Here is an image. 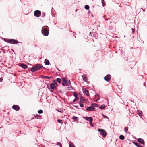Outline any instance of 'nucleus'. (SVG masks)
Listing matches in <instances>:
<instances>
[{
    "label": "nucleus",
    "instance_id": "obj_1",
    "mask_svg": "<svg viewBox=\"0 0 147 147\" xmlns=\"http://www.w3.org/2000/svg\"><path fill=\"white\" fill-rule=\"evenodd\" d=\"M43 67V66L41 64H37L32 67L31 69V71L32 72H34L37 70L41 69Z\"/></svg>",
    "mask_w": 147,
    "mask_h": 147
},
{
    "label": "nucleus",
    "instance_id": "obj_2",
    "mask_svg": "<svg viewBox=\"0 0 147 147\" xmlns=\"http://www.w3.org/2000/svg\"><path fill=\"white\" fill-rule=\"evenodd\" d=\"M49 28L47 26H44L42 28V33L45 36H47L49 34Z\"/></svg>",
    "mask_w": 147,
    "mask_h": 147
},
{
    "label": "nucleus",
    "instance_id": "obj_3",
    "mask_svg": "<svg viewBox=\"0 0 147 147\" xmlns=\"http://www.w3.org/2000/svg\"><path fill=\"white\" fill-rule=\"evenodd\" d=\"M98 131L102 134L103 137H105L107 135V133L104 130L101 129H98Z\"/></svg>",
    "mask_w": 147,
    "mask_h": 147
},
{
    "label": "nucleus",
    "instance_id": "obj_4",
    "mask_svg": "<svg viewBox=\"0 0 147 147\" xmlns=\"http://www.w3.org/2000/svg\"><path fill=\"white\" fill-rule=\"evenodd\" d=\"M41 15V12L39 10H36L34 12V16L37 17H40Z\"/></svg>",
    "mask_w": 147,
    "mask_h": 147
},
{
    "label": "nucleus",
    "instance_id": "obj_5",
    "mask_svg": "<svg viewBox=\"0 0 147 147\" xmlns=\"http://www.w3.org/2000/svg\"><path fill=\"white\" fill-rule=\"evenodd\" d=\"M19 43V42L14 39H9V43L12 44H17Z\"/></svg>",
    "mask_w": 147,
    "mask_h": 147
},
{
    "label": "nucleus",
    "instance_id": "obj_6",
    "mask_svg": "<svg viewBox=\"0 0 147 147\" xmlns=\"http://www.w3.org/2000/svg\"><path fill=\"white\" fill-rule=\"evenodd\" d=\"M111 76L109 74L107 75L106 76L104 77V79L107 82H109L111 79Z\"/></svg>",
    "mask_w": 147,
    "mask_h": 147
},
{
    "label": "nucleus",
    "instance_id": "obj_7",
    "mask_svg": "<svg viewBox=\"0 0 147 147\" xmlns=\"http://www.w3.org/2000/svg\"><path fill=\"white\" fill-rule=\"evenodd\" d=\"M137 141L138 142L142 144L144 146H145V142L143 139L140 138H138L137 139Z\"/></svg>",
    "mask_w": 147,
    "mask_h": 147
},
{
    "label": "nucleus",
    "instance_id": "obj_8",
    "mask_svg": "<svg viewBox=\"0 0 147 147\" xmlns=\"http://www.w3.org/2000/svg\"><path fill=\"white\" fill-rule=\"evenodd\" d=\"M85 119L87 121H89L90 123L91 124L92 123L93 119L91 117H86Z\"/></svg>",
    "mask_w": 147,
    "mask_h": 147
},
{
    "label": "nucleus",
    "instance_id": "obj_9",
    "mask_svg": "<svg viewBox=\"0 0 147 147\" xmlns=\"http://www.w3.org/2000/svg\"><path fill=\"white\" fill-rule=\"evenodd\" d=\"M13 109L16 111H18L20 109V107L17 105H14L12 107Z\"/></svg>",
    "mask_w": 147,
    "mask_h": 147
},
{
    "label": "nucleus",
    "instance_id": "obj_10",
    "mask_svg": "<svg viewBox=\"0 0 147 147\" xmlns=\"http://www.w3.org/2000/svg\"><path fill=\"white\" fill-rule=\"evenodd\" d=\"M62 85L63 86H66V82L67 80L64 78H62Z\"/></svg>",
    "mask_w": 147,
    "mask_h": 147
},
{
    "label": "nucleus",
    "instance_id": "obj_11",
    "mask_svg": "<svg viewBox=\"0 0 147 147\" xmlns=\"http://www.w3.org/2000/svg\"><path fill=\"white\" fill-rule=\"evenodd\" d=\"M95 108H94L92 106H90L87 107L86 109V110L87 111H92Z\"/></svg>",
    "mask_w": 147,
    "mask_h": 147
},
{
    "label": "nucleus",
    "instance_id": "obj_12",
    "mask_svg": "<svg viewBox=\"0 0 147 147\" xmlns=\"http://www.w3.org/2000/svg\"><path fill=\"white\" fill-rule=\"evenodd\" d=\"M20 66L24 69H26L28 67L27 66L24 64H20Z\"/></svg>",
    "mask_w": 147,
    "mask_h": 147
},
{
    "label": "nucleus",
    "instance_id": "obj_13",
    "mask_svg": "<svg viewBox=\"0 0 147 147\" xmlns=\"http://www.w3.org/2000/svg\"><path fill=\"white\" fill-rule=\"evenodd\" d=\"M50 87L51 88L53 89L56 88V86L53 83H51L50 85Z\"/></svg>",
    "mask_w": 147,
    "mask_h": 147
},
{
    "label": "nucleus",
    "instance_id": "obj_14",
    "mask_svg": "<svg viewBox=\"0 0 147 147\" xmlns=\"http://www.w3.org/2000/svg\"><path fill=\"white\" fill-rule=\"evenodd\" d=\"M133 143L135 145H136L137 147H143L142 146L140 145L138 143H137V142H133Z\"/></svg>",
    "mask_w": 147,
    "mask_h": 147
},
{
    "label": "nucleus",
    "instance_id": "obj_15",
    "mask_svg": "<svg viewBox=\"0 0 147 147\" xmlns=\"http://www.w3.org/2000/svg\"><path fill=\"white\" fill-rule=\"evenodd\" d=\"M44 63L46 65H48L49 64V61L47 59H46L45 60Z\"/></svg>",
    "mask_w": 147,
    "mask_h": 147
},
{
    "label": "nucleus",
    "instance_id": "obj_16",
    "mask_svg": "<svg viewBox=\"0 0 147 147\" xmlns=\"http://www.w3.org/2000/svg\"><path fill=\"white\" fill-rule=\"evenodd\" d=\"M84 93L87 96H89V91L88 90L86 89H85L84 92Z\"/></svg>",
    "mask_w": 147,
    "mask_h": 147
},
{
    "label": "nucleus",
    "instance_id": "obj_17",
    "mask_svg": "<svg viewBox=\"0 0 147 147\" xmlns=\"http://www.w3.org/2000/svg\"><path fill=\"white\" fill-rule=\"evenodd\" d=\"M42 77L43 79L46 78L47 79H49L52 78V76H51L49 77V76H42Z\"/></svg>",
    "mask_w": 147,
    "mask_h": 147
},
{
    "label": "nucleus",
    "instance_id": "obj_18",
    "mask_svg": "<svg viewBox=\"0 0 147 147\" xmlns=\"http://www.w3.org/2000/svg\"><path fill=\"white\" fill-rule=\"evenodd\" d=\"M92 106L93 107H98V105L96 103H92L91 104Z\"/></svg>",
    "mask_w": 147,
    "mask_h": 147
},
{
    "label": "nucleus",
    "instance_id": "obj_19",
    "mask_svg": "<svg viewBox=\"0 0 147 147\" xmlns=\"http://www.w3.org/2000/svg\"><path fill=\"white\" fill-rule=\"evenodd\" d=\"M72 119H73L74 121H77V122H78V117H76L73 116L72 118Z\"/></svg>",
    "mask_w": 147,
    "mask_h": 147
},
{
    "label": "nucleus",
    "instance_id": "obj_20",
    "mask_svg": "<svg viewBox=\"0 0 147 147\" xmlns=\"http://www.w3.org/2000/svg\"><path fill=\"white\" fill-rule=\"evenodd\" d=\"M56 80L57 82H58L59 84H60L61 83V79H60V78H57L56 79Z\"/></svg>",
    "mask_w": 147,
    "mask_h": 147
},
{
    "label": "nucleus",
    "instance_id": "obj_21",
    "mask_svg": "<svg viewBox=\"0 0 147 147\" xmlns=\"http://www.w3.org/2000/svg\"><path fill=\"white\" fill-rule=\"evenodd\" d=\"M125 137L123 135H120L119 136V139L121 140H123L124 139Z\"/></svg>",
    "mask_w": 147,
    "mask_h": 147
},
{
    "label": "nucleus",
    "instance_id": "obj_22",
    "mask_svg": "<svg viewBox=\"0 0 147 147\" xmlns=\"http://www.w3.org/2000/svg\"><path fill=\"white\" fill-rule=\"evenodd\" d=\"M69 147H75V146L71 142L69 143Z\"/></svg>",
    "mask_w": 147,
    "mask_h": 147
},
{
    "label": "nucleus",
    "instance_id": "obj_23",
    "mask_svg": "<svg viewBox=\"0 0 147 147\" xmlns=\"http://www.w3.org/2000/svg\"><path fill=\"white\" fill-rule=\"evenodd\" d=\"M66 84V86H69L70 84V82L69 80L67 81Z\"/></svg>",
    "mask_w": 147,
    "mask_h": 147
},
{
    "label": "nucleus",
    "instance_id": "obj_24",
    "mask_svg": "<svg viewBox=\"0 0 147 147\" xmlns=\"http://www.w3.org/2000/svg\"><path fill=\"white\" fill-rule=\"evenodd\" d=\"M105 107L106 106L104 104L101 105V106L100 107V108L102 109H104L105 108Z\"/></svg>",
    "mask_w": 147,
    "mask_h": 147
},
{
    "label": "nucleus",
    "instance_id": "obj_25",
    "mask_svg": "<svg viewBox=\"0 0 147 147\" xmlns=\"http://www.w3.org/2000/svg\"><path fill=\"white\" fill-rule=\"evenodd\" d=\"M83 80L84 81L87 82L88 80V78L86 77H84L83 78Z\"/></svg>",
    "mask_w": 147,
    "mask_h": 147
},
{
    "label": "nucleus",
    "instance_id": "obj_26",
    "mask_svg": "<svg viewBox=\"0 0 147 147\" xmlns=\"http://www.w3.org/2000/svg\"><path fill=\"white\" fill-rule=\"evenodd\" d=\"M80 100L81 102H83L85 101V99L84 98L81 96L80 98Z\"/></svg>",
    "mask_w": 147,
    "mask_h": 147
},
{
    "label": "nucleus",
    "instance_id": "obj_27",
    "mask_svg": "<svg viewBox=\"0 0 147 147\" xmlns=\"http://www.w3.org/2000/svg\"><path fill=\"white\" fill-rule=\"evenodd\" d=\"M85 8L86 9V10H88L89 9V6L88 5H86L85 6Z\"/></svg>",
    "mask_w": 147,
    "mask_h": 147
},
{
    "label": "nucleus",
    "instance_id": "obj_28",
    "mask_svg": "<svg viewBox=\"0 0 147 147\" xmlns=\"http://www.w3.org/2000/svg\"><path fill=\"white\" fill-rule=\"evenodd\" d=\"M74 96L75 97H78L77 96H78V94L77 93H76V92H74Z\"/></svg>",
    "mask_w": 147,
    "mask_h": 147
},
{
    "label": "nucleus",
    "instance_id": "obj_29",
    "mask_svg": "<svg viewBox=\"0 0 147 147\" xmlns=\"http://www.w3.org/2000/svg\"><path fill=\"white\" fill-rule=\"evenodd\" d=\"M101 2L103 6L105 5V3L104 0H102Z\"/></svg>",
    "mask_w": 147,
    "mask_h": 147
},
{
    "label": "nucleus",
    "instance_id": "obj_30",
    "mask_svg": "<svg viewBox=\"0 0 147 147\" xmlns=\"http://www.w3.org/2000/svg\"><path fill=\"white\" fill-rule=\"evenodd\" d=\"M38 112L39 114H42L43 113V111L42 110H39L38 111Z\"/></svg>",
    "mask_w": 147,
    "mask_h": 147
},
{
    "label": "nucleus",
    "instance_id": "obj_31",
    "mask_svg": "<svg viewBox=\"0 0 147 147\" xmlns=\"http://www.w3.org/2000/svg\"><path fill=\"white\" fill-rule=\"evenodd\" d=\"M128 130V129L127 127H124V131L126 133H127Z\"/></svg>",
    "mask_w": 147,
    "mask_h": 147
},
{
    "label": "nucleus",
    "instance_id": "obj_32",
    "mask_svg": "<svg viewBox=\"0 0 147 147\" xmlns=\"http://www.w3.org/2000/svg\"><path fill=\"white\" fill-rule=\"evenodd\" d=\"M53 83L55 85V84L57 85V81L56 80H53Z\"/></svg>",
    "mask_w": 147,
    "mask_h": 147
},
{
    "label": "nucleus",
    "instance_id": "obj_33",
    "mask_svg": "<svg viewBox=\"0 0 147 147\" xmlns=\"http://www.w3.org/2000/svg\"><path fill=\"white\" fill-rule=\"evenodd\" d=\"M41 117V116L39 115H37L36 116H35L34 117H35L36 118H38V117Z\"/></svg>",
    "mask_w": 147,
    "mask_h": 147
},
{
    "label": "nucleus",
    "instance_id": "obj_34",
    "mask_svg": "<svg viewBox=\"0 0 147 147\" xmlns=\"http://www.w3.org/2000/svg\"><path fill=\"white\" fill-rule=\"evenodd\" d=\"M4 40L5 42L9 43V39L4 38Z\"/></svg>",
    "mask_w": 147,
    "mask_h": 147
},
{
    "label": "nucleus",
    "instance_id": "obj_35",
    "mask_svg": "<svg viewBox=\"0 0 147 147\" xmlns=\"http://www.w3.org/2000/svg\"><path fill=\"white\" fill-rule=\"evenodd\" d=\"M56 144L59 146L60 147H62V145L61 144V143L60 142L57 143Z\"/></svg>",
    "mask_w": 147,
    "mask_h": 147
},
{
    "label": "nucleus",
    "instance_id": "obj_36",
    "mask_svg": "<svg viewBox=\"0 0 147 147\" xmlns=\"http://www.w3.org/2000/svg\"><path fill=\"white\" fill-rule=\"evenodd\" d=\"M79 99V98L78 97H76L75 99L73 101L74 102H75L76 101H77Z\"/></svg>",
    "mask_w": 147,
    "mask_h": 147
},
{
    "label": "nucleus",
    "instance_id": "obj_37",
    "mask_svg": "<svg viewBox=\"0 0 147 147\" xmlns=\"http://www.w3.org/2000/svg\"><path fill=\"white\" fill-rule=\"evenodd\" d=\"M45 13L44 12H42V17H45Z\"/></svg>",
    "mask_w": 147,
    "mask_h": 147
},
{
    "label": "nucleus",
    "instance_id": "obj_38",
    "mask_svg": "<svg viewBox=\"0 0 147 147\" xmlns=\"http://www.w3.org/2000/svg\"><path fill=\"white\" fill-rule=\"evenodd\" d=\"M57 122L60 123H62V121L61 120H60V119H58L57 120Z\"/></svg>",
    "mask_w": 147,
    "mask_h": 147
},
{
    "label": "nucleus",
    "instance_id": "obj_39",
    "mask_svg": "<svg viewBox=\"0 0 147 147\" xmlns=\"http://www.w3.org/2000/svg\"><path fill=\"white\" fill-rule=\"evenodd\" d=\"M67 88L69 90H71L73 89V88H72V86L68 87Z\"/></svg>",
    "mask_w": 147,
    "mask_h": 147
},
{
    "label": "nucleus",
    "instance_id": "obj_40",
    "mask_svg": "<svg viewBox=\"0 0 147 147\" xmlns=\"http://www.w3.org/2000/svg\"><path fill=\"white\" fill-rule=\"evenodd\" d=\"M139 114L140 115V116H142V113L141 111H140L139 112Z\"/></svg>",
    "mask_w": 147,
    "mask_h": 147
},
{
    "label": "nucleus",
    "instance_id": "obj_41",
    "mask_svg": "<svg viewBox=\"0 0 147 147\" xmlns=\"http://www.w3.org/2000/svg\"><path fill=\"white\" fill-rule=\"evenodd\" d=\"M80 106L82 107H84V105L82 103H80Z\"/></svg>",
    "mask_w": 147,
    "mask_h": 147
},
{
    "label": "nucleus",
    "instance_id": "obj_42",
    "mask_svg": "<svg viewBox=\"0 0 147 147\" xmlns=\"http://www.w3.org/2000/svg\"><path fill=\"white\" fill-rule=\"evenodd\" d=\"M131 29H132V33L133 34V33H134L135 30L134 29H133L132 28Z\"/></svg>",
    "mask_w": 147,
    "mask_h": 147
},
{
    "label": "nucleus",
    "instance_id": "obj_43",
    "mask_svg": "<svg viewBox=\"0 0 147 147\" xmlns=\"http://www.w3.org/2000/svg\"><path fill=\"white\" fill-rule=\"evenodd\" d=\"M47 87L49 89L50 88H49V84L48 83L47 84Z\"/></svg>",
    "mask_w": 147,
    "mask_h": 147
},
{
    "label": "nucleus",
    "instance_id": "obj_44",
    "mask_svg": "<svg viewBox=\"0 0 147 147\" xmlns=\"http://www.w3.org/2000/svg\"><path fill=\"white\" fill-rule=\"evenodd\" d=\"M2 80H3V79L1 78H0V82H1V81H2Z\"/></svg>",
    "mask_w": 147,
    "mask_h": 147
},
{
    "label": "nucleus",
    "instance_id": "obj_45",
    "mask_svg": "<svg viewBox=\"0 0 147 147\" xmlns=\"http://www.w3.org/2000/svg\"><path fill=\"white\" fill-rule=\"evenodd\" d=\"M75 107L76 108H77L79 109V108L78 106H75Z\"/></svg>",
    "mask_w": 147,
    "mask_h": 147
},
{
    "label": "nucleus",
    "instance_id": "obj_46",
    "mask_svg": "<svg viewBox=\"0 0 147 147\" xmlns=\"http://www.w3.org/2000/svg\"><path fill=\"white\" fill-rule=\"evenodd\" d=\"M141 9H142L143 11L144 12V11H145V9H143L142 8H141Z\"/></svg>",
    "mask_w": 147,
    "mask_h": 147
},
{
    "label": "nucleus",
    "instance_id": "obj_47",
    "mask_svg": "<svg viewBox=\"0 0 147 147\" xmlns=\"http://www.w3.org/2000/svg\"><path fill=\"white\" fill-rule=\"evenodd\" d=\"M105 20L106 21H107L108 20L107 19H106V18L105 19Z\"/></svg>",
    "mask_w": 147,
    "mask_h": 147
},
{
    "label": "nucleus",
    "instance_id": "obj_48",
    "mask_svg": "<svg viewBox=\"0 0 147 147\" xmlns=\"http://www.w3.org/2000/svg\"><path fill=\"white\" fill-rule=\"evenodd\" d=\"M144 86H145V83H144Z\"/></svg>",
    "mask_w": 147,
    "mask_h": 147
},
{
    "label": "nucleus",
    "instance_id": "obj_49",
    "mask_svg": "<svg viewBox=\"0 0 147 147\" xmlns=\"http://www.w3.org/2000/svg\"><path fill=\"white\" fill-rule=\"evenodd\" d=\"M105 15H104L103 16V18H105Z\"/></svg>",
    "mask_w": 147,
    "mask_h": 147
},
{
    "label": "nucleus",
    "instance_id": "obj_50",
    "mask_svg": "<svg viewBox=\"0 0 147 147\" xmlns=\"http://www.w3.org/2000/svg\"><path fill=\"white\" fill-rule=\"evenodd\" d=\"M106 118H107V116H106Z\"/></svg>",
    "mask_w": 147,
    "mask_h": 147
},
{
    "label": "nucleus",
    "instance_id": "obj_51",
    "mask_svg": "<svg viewBox=\"0 0 147 147\" xmlns=\"http://www.w3.org/2000/svg\"><path fill=\"white\" fill-rule=\"evenodd\" d=\"M90 35H91V32L90 33Z\"/></svg>",
    "mask_w": 147,
    "mask_h": 147
},
{
    "label": "nucleus",
    "instance_id": "obj_52",
    "mask_svg": "<svg viewBox=\"0 0 147 147\" xmlns=\"http://www.w3.org/2000/svg\"><path fill=\"white\" fill-rule=\"evenodd\" d=\"M33 119V118H32L31 119H32H32Z\"/></svg>",
    "mask_w": 147,
    "mask_h": 147
}]
</instances>
